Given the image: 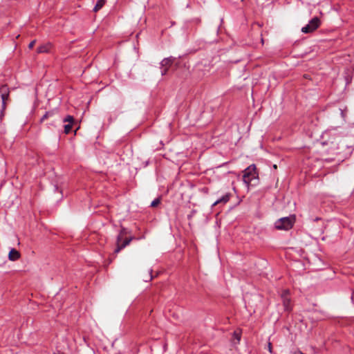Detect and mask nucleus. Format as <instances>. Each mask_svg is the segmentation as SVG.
<instances>
[{
    "label": "nucleus",
    "mask_w": 354,
    "mask_h": 354,
    "mask_svg": "<svg viewBox=\"0 0 354 354\" xmlns=\"http://www.w3.org/2000/svg\"><path fill=\"white\" fill-rule=\"evenodd\" d=\"M295 220L294 216L283 217L275 222L274 226L278 230H288L293 226Z\"/></svg>",
    "instance_id": "f03ea898"
},
{
    "label": "nucleus",
    "mask_w": 354,
    "mask_h": 354,
    "mask_svg": "<svg viewBox=\"0 0 354 354\" xmlns=\"http://www.w3.org/2000/svg\"><path fill=\"white\" fill-rule=\"evenodd\" d=\"M268 351L272 353V345L271 343L268 344Z\"/></svg>",
    "instance_id": "412c9836"
},
{
    "label": "nucleus",
    "mask_w": 354,
    "mask_h": 354,
    "mask_svg": "<svg viewBox=\"0 0 354 354\" xmlns=\"http://www.w3.org/2000/svg\"><path fill=\"white\" fill-rule=\"evenodd\" d=\"M35 40L32 41L29 44V45H28V48H33V46H34V45H35Z\"/></svg>",
    "instance_id": "6ab92c4d"
},
{
    "label": "nucleus",
    "mask_w": 354,
    "mask_h": 354,
    "mask_svg": "<svg viewBox=\"0 0 354 354\" xmlns=\"http://www.w3.org/2000/svg\"><path fill=\"white\" fill-rule=\"evenodd\" d=\"M320 19L315 17L313 18L307 25L301 28V32L304 33H310L315 30L320 26Z\"/></svg>",
    "instance_id": "7ed1b4c3"
},
{
    "label": "nucleus",
    "mask_w": 354,
    "mask_h": 354,
    "mask_svg": "<svg viewBox=\"0 0 354 354\" xmlns=\"http://www.w3.org/2000/svg\"><path fill=\"white\" fill-rule=\"evenodd\" d=\"M175 60H176V57H172V56L164 58L160 62V67L161 68H164V67L168 68V69H169V67L172 65V64L175 62Z\"/></svg>",
    "instance_id": "0eeeda50"
},
{
    "label": "nucleus",
    "mask_w": 354,
    "mask_h": 354,
    "mask_svg": "<svg viewBox=\"0 0 354 354\" xmlns=\"http://www.w3.org/2000/svg\"><path fill=\"white\" fill-rule=\"evenodd\" d=\"M258 174L256 171L255 165H251L243 171V181L248 186L253 180L257 178Z\"/></svg>",
    "instance_id": "f257e3e1"
},
{
    "label": "nucleus",
    "mask_w": 354,
    "mask_h": 354,
    "mask_svg": "<svg viewBox=\"0 0 354 354\" xmlns=\"http://www.w3.org/2000/svg\"><path fill=\"white\" fill-rule=\"evenodd\" d=\"M281 299L283 303V310L286 312L292 310V303L290 298L289 290H283L281 294Z\"/></svg>",
    "instance_id": "20e7f679"
},
{
    "label": "nucleus",
    "mask_w": 354,
    "mask_h": 354,
    "mask_svg": "<svg viewBox=\"0 0 354 354\" xmlns=\"http://www.w3.org/2000/svg\"><path fill=\"white\" fill-rule=\"evenodd\" d=\"M234 337L235 339H237L238 342L240 341V339H241V334L235 331L234 333Z\"/></svg>",
    "instance_id": "dca6fc26"
},
{
    "label": "nucleus",
    "mask_w": 354,
    "mask_h": 354,
    "mask_svg": "<svg viewBox=\"0 0 354 354\" xmlns=\"http://www.w3.org/2000/svg\"><path fill=\"white\" fill-rule=\"evenodd\" d=\"M340 111H341V115H342V116H344V113H343L342 110V109H340Z\"/></svg>",
    "instance_id": "5701e85b"
},
{
    "label": "nucleus",
    "mask_w": 354,
    "mask_h": 354,
    "mask_svg": "<svg viewBox=\"0 0 354 354\" xmlns=\"http://www.w3.org/2000/svg\"><path fill=\"white\" fill-rule=\"evenodd\" d=\"M6 109H3V106H1V110L0 111V118L1 119L4 116V112Z\"/></svg>",
    "instance_id": "a211bd4d"
},
{
    "label": "nucleus",
    "mask_w": 354,
    "mask_h": 354,
    "mask_svg": "<svg viewBox=\"0 0 354 354\" xmlns=\"http://www.w3.org/2000/svg\"><path fill=\"white\" fill-rule=\"evenodd\" d=\"M230 193H227L225 194L224 196H223L222 197H221L220 198L217 199L214 203H213V206H215L219 203H226L229 201L230 200Z\"/></svg>",
    "instance_id": "1a4fd4ad"
},
{
    "label": "nucleus",
    "mask_w": 354,
    "mask_h": 354,
    "mask_svg": "<svg viewBox=\"0 0 354 354\" xmlns=\"http://www.w3.org/2000/svg\"><path fill=\"white\" fill-rule=\"evenodd\" d=\"M151 273H152V270H150V271H149V280H151L153 279V276H152Z\"/></svg>",
    "instance_id": "aec40b11"
},
{
    "label": "nucleus",
    "mask_w": 354,
    "mask_h": 354,
    "mask_svg": "<svg viewBox=\"0 0 354 354\" xmlns=\"http://www.w3.org/2000/svg\"><path fill=\"white\" fill-rule=\"evenodd\" d=\"M73 121H74L73 117L71 115H67L63 120L64 122H68V124H73Z\"/></svg>",
    "instance_id": "f8f14e48"
},
{
    "label": "nucleus",
    "mask_w": 354,
    "mask_h": 354,
    "mask_svg": "<svg viewBox=\"0 0 354 354\" xmlns=\"http://www.w3.org/2000/svg\"><path fill=\"white\" fill-rule=\"evenodd\" d=\"M160 69H161L160 72H161L162 75H165L169 70L168 68H165V67L164 68L160 67Z\"/></svg>",
    "instance_id": "f3484780"
},
{
    "label": "nucleus",
    "mask_w": 354,
    "mask_h": 354,
    "mask_svg": "<svg viewBox=\"0 0 354 354\" xmlns=\"http://www.w3.org/2000/svg\"><path fill=\"white\" fill-rule=\"evenodd\" d=\"M53 115V113L51 112H46L43 116L42 118L40 119V122H43L46 119H47L48 118L52 116Z\"/></svg>",
    "instance_id": "ddd939ff"
},
{
    "label": "nucleus",
    "mask_w": 354,
    "mask_h": 354,
    "mask_svg": "<svg viewBox=\"0 0 354 354\" xmlns=\"http://www.w3.org/2000/svg\"><path fill=\"white\" fill-rule=\"evenodd\" d=\"M0 96L1 98V106H3V109H6V103L9 100L10 97V88L8 85L3 84L0 86Z\"/></svg>",
    "instance_id": "39448f33"
},
{
    "label": "nucleus",
    "mask_w": 354,
    "mask_h": 354,
    "mask_svg": "<svg viewBox=\"0 0 354 354\" xmlns=\"http://www.w3.org/2000/svg\"><path fill=\"white\" fill-rule=\"evenodd\" d=\"M72 125L71 124H65L64 128V132L65 133H69L71 131V129H72Z\"/></svg>",
    "instance_id": "4468645a"
},
{
    "label": "nucleus",
    "mask_w": 354,
    "mask_h": 354,
    "mask_svg": "<svg viewBox=\"0 0 354 354\" xmlns=\"http://www.w3.org/2000/svg\"><path fill=\"white\" fill-rule=\"evenodd\" d=\"M104 3H105V0H98L93 8V11L97 12L100 8H102Z\"/></svg>",
    "instance_id": "9d476101"
},
{
    "label": "nucleus",
    "mask_w": 354,
    "mask_h": 354,
    "mask_svg": "<svg viewBox=\"0 0 354 354\" xmlns=\"http://www.w3.org/2000/svg\"><path fill=\"white\" fill-rule=\"evenodd\" d=\"M160 203V199L159 198H155L151 203V207H156Z\"/></svg>",
    "instance_id": "2eb2a0df"
},
{
    "label": "nucleus",
    "mask_w": 354,
    "mask_h": 354,
    "mask_svg": "<svg viewBox=\"0 0 354 354\" xmlns=\"http://www.w3.org/2000/svg\"><path fill=\"white\" fill-rule=\"evenodd\" d=\"M120 240H121V236H118V239H117L118 245H117V248L115 249V253H118L121 250H122L126 246H127L130 243V242L131 241L132 238H129V239H125L121 245H120V243H119Z\"/></svg>",
    "instance_id": "423d86ee"
},
{
    "label": "nucleus",
    "mask_w": 354,
    "mask_h": 354,
    "mask_svg": "<svg viewBox=\"0 0 354 354\" xmlns=\"http://www.w3.org/2000/svg\"><path fill=\"white\" fill-rule=\"evenodd\" d=\"M319 220H320V218H319V217H316V218H313V221H319Z\"/></svg>",
    "instance_id": "4be33fe9"
},
{
    "label": "nucleus",
    "mask_w": 354,
    "mask_h": 354,
    "mask_svg": "<svg viewBox=\"0 0 354 354\" xmlns=\"http://www.w3.org/2000/svg\"><path fill=\"white\" fill-rule=\"evenodd\" d=\"M20 257V254L19 252L14 249V248H12L10 250V252H9V254H8V258L10 261H16Z\"/></svg>",
    "instance_id": "6e6552de"
},
{
    "label": "nucleus",
    "mask_w": 354,
    "mask_h": 354,
    "mask_svg": "<svg viewBox=\"0 0 354 354\" xmlns=\"http://www.w3.org/2000/svg\"><path fill=\"white\" fill-rule=\"evenodd\" d=\"M48 50H49L48 45L41 46L37 48V53H47V52H48Z\"/></svg>",
    "instance_id": "9b49d317"
}]
</instances>
